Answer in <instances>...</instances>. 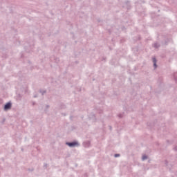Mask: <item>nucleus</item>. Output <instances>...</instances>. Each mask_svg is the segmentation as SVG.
Returning a JSON list of instances; mask_svg holds the SVG:
<instances>
[{
	"instance_id": "1",
	"label": "nucleus",
	"mask_w": 177,
	"mask_h": 177,
	"mask_svg": "<svg viewBox=\"0 0 177 177\" xmlns=\"http://www.w3.org/2000/svg\"><path fill=\"white\" fill-rule=\"evenodd\" d=\"M66 145L69 147H75V146H80V144L77 141L67 142Z\"/></svg>"
},
{
	"instance_id": "2",
	"label": "nucleus",
	"mask_w": 177,
	"mask_h": 177,
	"mask_svg": "<svg viewBox=\"0 0 177 177\" xmlns=\"http://www.w3.org/2000/svg\"><path fill=\"white\" fill-rule=\"evenodd\" d=\"M10 109H12V102H7L5 105H4V110L5 111H8V110H10Z\"/></svg>"
},
{
	"instance_id": "3",
	"label": "nucleus",
	"mask_w": 177,
	"mask_h": 177,
	"mask_svg": "<svg viewBox=\"0 0 177 177\" xmlns=\"http://www.w3.org/2000/svg\"><path fill=\"white\" fill-rule=\"evenodd\" d=\"M152 62L153 63L154 68H157V59H156V57L152 58Z\"/></svg>"
},
{
	"instance_id": "4",
	"label": "nucleus",
	"mask_w": 177,
	"mask_h": 177,
	"mask_svg": "<svg viewBox=\"0 0 177 177\" xmlns=\"http://www.w3.org/2000/svg\"><path fill=\"white\" fill-rule=\"evenodd\" d=\"M153 46H154V48H156L157 49V48H160V45L158 43H154Z\"/></svg>"
},
{
	"instance_id": "5",
	"label": "nucleus",
	"mask_w": 177,
	"mask_h": 177,
	"mask_svg": "<svg viewBox=\"0 0 177 177\" xmlns=\"http://www.w3.org/2000/svg\"><path fill=\"white\" fill-rule=\"evenodd\" d=\"M39 92L42 95H44V93H46V90H40Z\"/></svg>"
},
{
	"instance_id": "6",
	"label": "nucleus",
	"mask_w": 177,
	"mask_h": 177,
	"mask_svg": "<svg viewBox=\"0 0 177 177\" xmlns=\"http://www.w3.org/2000/svg\"><path fill=\"white\" fill-rule=\"evenodd\" d=\"M84 145H86V147H89V146L91 145V142L86 141V142H84Z\"/></svg>"
},
{
	"instance_id": "7",
	"label": "nucleus",
	"mask_w": 177,
	"mask_h": 177,
	"mask_svg": "<svg viewBox=\"0 0 177 177\" xmlns=\"http://www.w3.org/2000/svg\"><path fill=\"white\" fill-rule=\"evenodd\" d=\"M142 161H145V160H147V156L144 155L142 158Z\"/></svg>"
},
{
	"instance_id": "8",
	"label": "nucleus",
	"mask_w": 177,
	"mask_h": 177,
	"mask_svg": "<svg viewBox=\"0 0 177 177\" xmlns=\"http://www.w3.org/2000/svg\"><path fill=\"white\" fill-rule=\"evenodd\" d=\"M114 157L117 158V157H120V154L119 153H115L114 155Z\"/></svg>"
},
{
	"instance_id": "9",
	"label": "nucleus",
	"mask_w": 177,
	"mask_h": 177,
	"mask_svg": "<svg viewBox=\"0 0 177 177\" xmlns=\"http://www.w3.org/2000/svg\"><path fill=\"white\" fill-rule=\"evenodd\" d=\"M118 117H120V118H122V115L120 114Z\"/></svg>"
},
{
	"instance_id": "10",
	"label": "nucleus",
	"mask_w": 177,
	"mask_h": 177,
	"mask_svg": "<svg viewBox=\"0 0 177 177\" xmlns=\"http://www.w3.org/2000/svg\"><path fill=\"white\" fill-rule=\"evenodd\" d=\"M174 150H175V151H177V147H174Z\"/></svg>"
},
{
	"instance_id": "11",
	"label": "nucleus",
	"mask_w": 177,
	"mask_h": 177,
	"mask_svg": "<svg viewBox=\"0 0 177 177\" xmlns=\"http://www.w3.org/2000/svg\"><path fill=\"white\" fill-rule=\"evenodd\" d=\"M46 109H48L49 108V105H46Z\"/></svg>"
},
{
	"instance_id": "12",
	"label": "nucleus",
	"mask_w": 177,
	"mask_h": 177,
	"mask_svg": "<svg viewBox=\"0 0 177 177\" xmlns=\"http://www.w3.org/2000/svg\"><path fill=\"white\" fill-rule=\"evenodd\" d=\"M165 164H166V165H168V162L165 161Z\"/></svg>"
},
{
	"instance_id": "13",
	"label": "nucleus",
	"mask_w": 177,
	"mask_h": 177,
	"mask_svg": "<svg viewBox=\"0 0 177 177\" xmlns=\"http://www.w3.org/2000/svg\"><path fill=\"white\" fill-rule=\"evenodd\" d=\"M34 97H38V95H34Z\"/></svg>"
},
{
	"instance_id": "14",
	"label": "nucleus",
	"mask_w": 177,
	"mask_h": 177,
	"mask_svg": "<svg viewBox=\"0 0 177 177\" xmlns=\"http://www.w3.org/2000/svg\"><path fill=\"white\" fill-rule=\"evenodd\" d=\"M56 62H59V59L57 58V59H56Z\"/></svg>"
},
{
	"instance_id": "15",
	"label": "nucleus",
	"mask_w": 177,
	"mask_h": 177,
	"mask_svg": "<svg viewBox=\"0 0 177 177\" xmlns=\"http://www.w3.org/2000/svg\"><path fill=\"white\" fill-rule=\"evenodd\" d=\"M109 129H111V126L109 127Z\"/></svg>"
},
{
	"instance_id": "16",
	"label": "nucleus",
	"mask_w": 177,
	"mask_h": 177,
	"mask_svg": "<svg viewBox=\"0 0 177 177\" xmlns=\"http://www.w3.org/2000/svg\"><path fill=\"white\" fill-rule=\"evenodd\" d=\"M45 167H46V165H45Z\"/></svg>"
}]
</instances>
